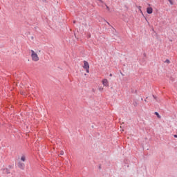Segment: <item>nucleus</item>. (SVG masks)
<instances>
[{"mask_svg":"<svg viewBox=\"0 0 177 177\" xmlns=\"http://www.w3.org/2000/svg\"><path fill=\"white\" fill-rule=\"evenodd\" d=\"M30 56L32 62H39V57L34 50H30Z\"/></svg>","mask_w":177,"mask_h":177,"instance_id":"obj_1","label":"nucleus"},{"mask_svg":"<svg viewBox=\"0 0 177 177\" xmlns=\"http://www.w3.org/2000/svg\"><path fill=\"white\" fill-rule=\"evenodd\" d=\"M83 68H84L86 73L89 74V63H88V62L84 61Z\"/></svg>","mask_w":177,"mask_h":177,"instance_id":"obj_2","label":"nucleus"},{"mask_svg":"<svg viewBox=\"0 0 177 177\" xmlns=\"http://www.w3.org/2000/svg\"><path fill=\"white\" fill-rule=\"evenodd\" d=\"M102 82L104 86H109V80L107 79H103Z\"/></svg>","mask_w":177,"mask_h":177,"instance_id":"obj_3","label":"nucleus"},{"mask_svg":"<svg viewBox=\"0 0 177 177\" xmlns=\"http://www.w3.org/2000/svg\"><path fill=\"white\" fill-rule=\"evenodd\" d=\"M147 12L148 13V15H151V13H153V8L151 7L147 8Z\"/></svg>","mask_w":177,"mask_h":177,"instance_id":"obj_4","label":"nucleus"},{"mask_svg":"<svg viewBox=\"0 0 177 177\" xmlns=\"http://www.w3.org/2000/svg\"><path fill=\"white\" fill-rule=\"evenodd\" d=\"M18 167H19V168H21V169L24 168V163L19 162L18 163Z\"/></svg>","mask_w":177,"mask_h":177,"instance_id":"obj_5","label":"nucleus"},{"mask_svg":"<svg viewBox=\"0 0 177 177\" xmlns=\"http://www.w3.org/2000/svg\"><path fill=\"white\" fill-rule=\"evenodd\" d=\"M138 9L140 12V13H142V15H143V12H142V7L140 6H138Z\"/></svg>","mask_w":177,"mask_h":177,"instance_id":"obj_6","label":"nucleus"},{"mask_svg":"<svg viewBox=\"0 0 177 177\" xmlns=\"http://www.w3.org/2000/svg\"><path fill=\"white\" fill-rule=\"evenodd\" d=\"M156 115H157L158 118H161V115L158 113V112H155Z\"/></svg>","mask_w":177,"mask_h":177,"instance_id":"obj_7","label":"nucleus"},{"mask_svg":"<svg viewBox=\"0 0 177 177\" xmlns=\"http://www.w3.org/2000/svg\"><path fill=\"white\" fill-rule=\"evenodd\" d=\"M21 160L24 162V161H26V156H21Z\"/></svg>","mask_w":177,"mask_h":177,"instance_id":"obj_8","label":"nucleus"},{"mask_svg":"<svg viewBox=\"0 0 177 177\" xmlns=\"http://www.w3.org/2000/svg\"><path fill=\"white\" fill-rule=\"evenodd\" d=\"M168 1L171 5H174V2L172 1V0H168Z\"/></svg>","mask_w":177,"mask_h":177,"instance_id":"obj_9","label":"nucleus"},{"mask_svg":"<svg viewBox=\"0 0 177 177\" xmlns=\"http://www.w3.org/2000/svg\"><path fill=\"white\" fill-rule=\"evenodd\" d=\"M60 156H64V151H60Z\"/></svg>","mask_w":177,"mask_h":177,"instance_id":"obj_10","label":"nucleus"},{"mask_svg":"<svg viewBox=\"0 0 177 177\" xmlns=\"http://www.w3.org/2000/svg\"><path fill=\"white\" fill-rule=\"evenodd\" d=\"M99 91H100V92H102V91H103V87H100Z\"/></svg>","mask_w":177,"mask_h":177,"instance_id":"obj_11","label":"nucleus"},{"mask_svg":"<svg viewBox=\"0 0 177 177\" xmlns=\"http://www.w3.org/2000/svg\"><path fill=\"white\" fill-rule=\"evenodd\" d=\"M106 9H107L108 10H110V8H109V6H106Z\"/></svg>","mask_w":177,"mask_h":177,"instance_id":"obj_12","label":"nucleus"},{"mask_svg":"<svg viewBox=\"0 0 177 177\" xmlns=\"http://www.w3.org/2000/svg\"><path fill=\"white\" fill-rule=\"evenodd\" d=\"M109 75H110V77H113V75H112V74H110Z\"/></svg>","mask_w":177,"mask_h":177,"instance_id":"obj_13","label":"nucleus"},{"mask_svg":"<svg viewBox=\"0 0 177 177\" xmlns=\"http://www.w3.org/2000/svg\"><path fill=\"white\" fill-rule=\"evenodd\" d=\"M98 1H100V2H102V0H98Z\"/></svg>","mask_w":177,"mask_h":177,"instance_id":"obj_14","label":"nucleus"}]
</instances>
